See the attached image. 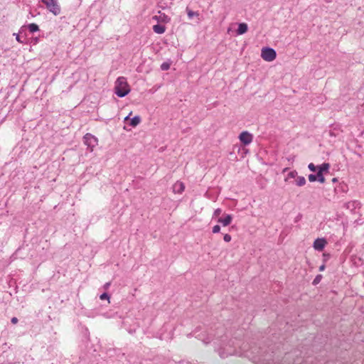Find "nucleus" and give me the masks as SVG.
Returning a JSON list of instances; mask_svg holds the SVG:
<instances>
[{
  "label": "nucleus",
  "instance_id": "obj_48",
  "mask_svg": "<svg viewBox=\"0 0 364 364\" xmlns=\"http://www.w3.org/2000/svg\"><path fill=\"white\" fill-rule=\"evenodd\" d=\"M342 225H343V227L344 228L345 224H344V223H343H343H342Z\"/></svg>",
  "mask_w": 364,
  "mask_h": 364
},
{
  "label": "nucleus",
  "instance_id": "obj_40",
  "mask_svg": "<svg viewBox=\"0 0 364 364\" xmlns=\"http://www.w3.org/2000/svg\"><path fill=\"white\" fill-rule=\"evenodd\" d=\"M179 364H192V363H189V362L182 361V362H180V363H179Z\"/></svg>",
  "mask_w": 364,
  "mask_h": 364
},
{
  "label": "nucleus",
  "instance_id": "obj_37",
  "mask_svg": "<svg viewBox=\"0 0 364 364\" xmlns=\"http://www.w3.org/2000/svg\"><path fill=\"white\" fill-rule=\"evenodd\" d=\"M325 269V264H322L319 267V271H323Z\"/></svg>",
  "mask_w": 364,
  "mask_h": 364
},
{
  "label": "nucleus",
  "instance_id": "obj_32",
  "mask_svg": "<svg viewBox=\"0 0 364 364\" xmlns=\"http://www.w3.org/2000/svg\"><path fill=\"white\" fill-rule=\"evenodd\" d=\"M363 223H364V220L363 219H355L353 221V223H355L356 225H362Z\"/></svg>",
  "mask_w": 364,
  "mask_h": 364
},
{
  "label": "nucleus",
  "instance_id": "obj_36",
  "mask_svg": "<svg viewBox=\"0 0 364 364\" xmlns=\"http://www.w3.org/2000/svg\"><path fill=\"white\" fill-rule=\"evenodd\" d=\"M109 286H110V282H107V283H105V285H104V288H105V289H108V288H109Z\"/></svg>",
  "mask_w": 364,
  "mask_h": 364
},
{
  "label": "nucleus",
  "instance_id": "obj_12",
  "mask_svg": "<svg viewBox=\"0 0 364 364\" xmlns=\"http://www.w3.org/2000/svg\"><path fill=\"white\" fill-rule=\"evenodd\" d=\"M153 31L158 34H162L166 31V27L161 24H156L153 26Z\"/></svg>",
  "mask_w": 364,
  "mask_h": 364
},
{
  "label": "nucleus",
  "instance_id": "obj_10",
  "mask_svg": "<svg viewBox=\"0 0 364 364\" xmlns=\"http://www.w3.org/2000/svg\"><path fill=\"white\" fill-rule=\"evenodd\" d=\"M84 144L87 146H94L97 144V138H83Z\"/></svg>",
  "mask_w": 364,
  "mask_h": 364
},
{
  "label": "nucleus",
  "instance_id": "obj_11",
  "mask_svg": "<svg viewBox=\"0 0 364 364\" xmlns=\"http://www.w3.org/2000/svg\"><path fill=\"white\" fill-rule=\"evenodd\" d=\"M247 25L245 23H240L238 25V28L237 30V33L238 35L244 34L247 31Z\"/></svg>",
  "mask_w": 364,
  "mask_h": 364
},
{
  "label": "nucleus",
  "instance_id": "obj_38",
  "mask_svg": "<svg viewBox=\"0 0 364 364\" xmlns=\"http://www.w3.org/2000/svg\"><path fill=\"white\" fill-rule=\"evenodd\" d=\"M16 41H18V42H21V43L22 42V41H21V38H20V36H19V35H18V34H17V35H16Z\"/></svg>",
  "mask_w": 364,
  "mask_h": 364
},
{
  "label": "nucleus",
  "instance_id": "obj_6",
  "mask_svg": "<svg viewBox=\"0 0 364 364\" xmlns=\"http://www.w3.org/2000/svg\"><path fill=\"white\" fill-rule=\"evenodd\" d=\"M327 244V241L325 238H317L314 240L313 247L318 251H322Z\"/></svg>",
  "mask_w": 364,
  "mask_h": 364
},
{
  "label": "nucleus",
  "instance_id": "obj_46",
  "mask_svg": "<svg viewBox=\"0 0 364 364\" xmlns=\"http://www.w3.org/2000/svg\"><path fill=\"white\" fill-rule=\"evenodd\" d=\"M128 118H129V116L126 117L125 119H124L125 121L128 120Z\"/></svg>",
  "mask_w": 364,
  "mask_h": 364
},
{
  "label": "nucleus",
  "instance_id": "obj_45",
  "mask_svg": "<svg viewBox=\"0 0 364 364\" xmlns=\"http://www.w3.org/2000/svg\"><path fill=\"white\" fill-rule=\"evenodd\" d=\"M342 191L344 192L345 191V188H344V185L343 184V189H342Z\"/></svg>",
  "mask_w": 364,
  "mask_h": 364
},
{
  "label": "nucleus",
  "instance_id": "obj_3",
  "mask_svg": "<svg viewBox=\"0 0 364 364\" xmlns=\"http://www.w3.org/2000/svg\"><path fill=\"white\" fill-rule=\"evenodd\" d=\"M42 2L46 6L47 9L53 14L55 16H58L60 14V6L58 4V0H41Z\"/></svg>",
  "mask_w": 364,
  "mask_h": 364
},
{
  "label": "nucleus",
  "instance_id": "obj_9",
  "mask_svg": "<svg viewBox=\"0 0 364 364\" xmlns=\"http://www.w3.org/2000/svg\"><path fill=\"white\" fill-rule=\"evenodd\" d=\"M185 189V186L182 182H176L173 185V191L177 193H181Z\"/></svg>",
  "mask_w": 364,
  "mask_h": 364
},
{
  "label": "nucleus",
  "instance_id": "obj_19",
  "mask_svg": "<svg viewBox=\"0 0 364 364\" xmlns=\"http://www.w3.org/2000/svg\"><path fill=\"white\" fill-rule=\"evenodd\" d=\"M242 146H245L252 141V138H239Z\"/></svg>",
  "mask_w": 364,
  "mask_h": 364
},
{
  "label": "nucleus",
  "instance_id": "obj_7",
  "mask_svg": "<svg viewBox=\"0 0 364 364\" xmlns=\"http://www.w3.org/2000/svg\"><path fill=\"white\" fill-rule=\"evenodd\" d=\"M258 361H259L262 363H266V364H290V362H287L286 360L279 362V360H274V359L272 358H266L265 357H263V355H261L258 358Z\"/></svg>",
  "mask_w": 364,
  "mask_h": 364
},
{
  "label": "nucleus",
  "instance_id": "obj_35",
  "mask_svg": "<svg viewBox=\"0 0 364 364\" xmlns=\"http://www.w3.org/2000/svg\"><path fill=\"white\" fill-rule=\"evenodd\" d=\"M129 333H134L136 331L135 328H126Z\"/></svg>",
  "mask_w": 364,
  "mask_h": 364
},
{
  "label": "nucleus",
  "instance_id": "obj_16",
  "mask_svg": "<svg viewBox=\"0 0 364 364\" xmlns=\"http://www.w3.org/2000/svg\"><path fill=\"white\" fill-rule=\"evenodd\" d=\"M296 184L298 186H303L306 184V179L304 176H298L296 180Z\"/></svg>",
  "mask_w": 364,
  "mask_h": 364
},
{
  "label": "nucleus",
  "instance_id": "obj_44",
  "mask_svg": "<svg viewBox=\"0 0 364 364\" xmlns=\"http://www.w3.org/2000/svg\"><path fill=\"white\" fill-rule=\"evenodd\" d=\"M124 327L126 328V321H123Z\"/></svg>",
  "mask_w": 364,
  "mask_h": 364
},
{
  "label": "nucleus",
  "instance_id": "obj_13",
  "mask_svg": "<svg viewBox=\"0 0 364 364\" xmlns=\"http://www.w3.org/2000/svg\"><path fill=\"white\" fill-rule=\"evenodd\" d=\"M318 173H321L323 174V172L328 171L329 169V164L327 163H323L321 166H319L318 168Z\"/></svg>",
  "mask_w": 364,
  "mask_h": 364
},
{
  "label": "nucleus",
  "instance_id": "obj_28",
  "mask_svg": "<svg viewBox=\"0 0 364 364\" xmlns=\"http://www.w3.org/2000/svg\"><path fill=\"white\" fill-rule=\"evenodd\" d=\"M238 136H252V135L247 131H243L239 134Z\"/></svg>",
  "mask_w": 364,
  "mask_h": 364
},
{
  "label": "nucleus",
  "instance_id": "obj_27",
  "mask_svg": "<svg viewBox=\"0 0 364 364\" xmlns=\"http://www.w3.org/2000/svg\"><path fill=\"white\" fill-rule=\"evenodd\" d=\"M308 168L311 171L313 172H315L317 169V167L313 163H310L308 166Z\"/></svg>",
  "mask_w": 364,
  "mask_h": 364
},
{
  "label": "nucleus",
  "instance_id": "obj_39",
  "mask_svg": "<svg viewBox=\"0 0 364 364\" xmlns=\"http://www.w3.org/2000/svg\"><path fill=\"white\" fill-rule=\"evenodd\" d=\"M84 136L90 137V136H94L90 133H87Z\"/></svg>",
  "mask_w": 364,
  "mask_h": 364
},
{
  "label": "nucleus",
  "instance_id": "obj_33",
  "mask_svg": "<svg viewBox=\"0 0 364 364\" xmlns=\"http://www.w3.org/2000/svg\"><path fill=\"white\" fill-rule=\"evenodd\" d=\"M352 247H353V246L346 247V250H344L343 253L346 254V255L350 254L351 252Z\"/></svg>",
  "mask_w": 364,
  "mask_h": 364
},
{
  "label": "nucleus",
  "instance_id": "obj_15",
  "mask_svg": "<svg viewBox=\"0 0 364 364\" xmlns=\"http://www.w3.org/2000/svg\"><path fill=\"white\" fill-rule=\"evenodd\" d=\"M187 15L189 19H192L194 16H199V13L197 11H193L189 9L188 7L186 8Z\"/></svg>",
  "mask_w": 364,
  "mask_h": 364
},
{
  "label": "nucleus",
  "instance_id": "obj_20",
  "mask_svg": "<svg viewBox=\"0 0 364 364\" xmlns=\"http://www.w3.org/2000/svg\"><path fill=\"white\" fill-rule=\"evenodd\" d=\"M297 171L294 170V171H290L288 175H287V177L285 178V181H287L289 178H294L297 176Z\"/></svg>",
  "mask_w": 364,
  "mask_h": 364
},
{
  "label": "nucleus",
  "instance_id": "obj_5",
  "mask_svg": "<svg viewBox=\"0 0 364 364\" xmlns=\"http://www.w3.org/2000/svg\"><path fill=\"white\" fill-rule=\"evenodd\" d=\"M361 204L358 200L350 201L345 203L344 207L349 210L350 213L353 214H355L357 213L356 210L360 209Z\"/></svg>",
  "mask_w": 364,
  "mask_h": 364
},
{
  "label": "nucleus",
  "instance_id": "obj_30",
  "mask_svg": "<svg viewBox=\"0 0 364 364\" xmlns=\"http://www.w3.org/2000/svg\"><path fill=\"white\" fill-rule=\"evenodd\" d=\"M231 239H232V237H231L230 235H229V234L224 235L223 240L225 242H230Z\"/></svg>",
  "mask_w": 364,
  "mask_h": 364
},
{
  "label": "nucleus",
  "instance_id": "obj_2",
  "mask_svg": "<svg viewBox=\"0 0 364 364\" xmlns=\"http://www.w3.org/2000/svg\"><path fill=\"white\" fill-rule=\"evenodd\" d=\"M129 92L130 89L127 79L124 77H119L115 82L114 93L119 97H124L127 95Z\"/></svg>",
  "mask_w": 364,
  "mask_h": 364
},
{
  "label": "nucleus",
  "instance_id": "obj_8",
  "mask_svg": "<svg viewBox=\"0 0 364 364\" xmlns=\"http://www.w3.org/2000/svg\"><path fill=\"white\" fill-rule=\"evenodd\" d=\"M232 220V216L230 214H224L223 218L218 219V223H221L223 226L229 225Z\"/></svg>",
  "mask_w": 364,
  "mask_h": 364
},
{
  "label": "nucleus",
  "instance_id": "obj_29",
  "mask_svg": "<svg viewBox=\"0 0 364 364\" xmlns=\"http://www.w3.org/2000/svg\"><path fill=\"white\" fill-rule=\"evenodd\" d=\"M222 213V210L220 208H217L215 210L213 213V217H218Z\"/></svg>",
  "mask_w": 364,
  "mask_h": 364
},
{
  "label": "nucleus",
  "instance_id": "obj_24",
  "mask_svg": "<svg viewBox=\"0 0 364 364\" xmlns=\"http://www.w3.org/2000/svg\"><path fill=\"white\" fill-rule=\"evenodd\" d=\"M321 278H322V275H321V274H318V275H317V276H316V277L314 278V281H313L312 284H313L314 285H316V284H318L321 282Z\"/></svg>",
  "mask_w": 364,
  "mask_h": 364
},
{
  "label": "nucleus",
  "instance_id": "obj_1",
  "mask_svg": "<svg viewBox=\"0 0 364 364\" xmlns=\"http://www.w3.org/2000/svg\"><path fill=\"white\" fill-rule=\"evenodd\" d=\"M196 337H198V338L201 339L205 344L213 341L215 345L219 346L217 350L222 358H227L229 355H236L237 353V347L239 346V343L237 342L235 343L232 340L227 341L228 336L226 335L221 336L220 341L218 340V338L213 339L209 336L206 338H201L200 337V335Z\"/></svg>",
  "mask_w": 364,
  "mask_h": 364
},
{
  "label": "nucleus",
  "instance_id": "obj_18",
  "mask_svg": "<svg viewBox=\"0 0 364 364\" xmlns=\"http://www.w3.org/2000/svg\"><path fill=\"white\" fill-rule=\"evenodd\" d=\"M159 14H160V16L159 17L157 16H155L154 18L158 21L161 20L162 21H168L170 20V18H168V16H166L164 14H161L160 11H159Z\"/></svg>",
  "mask_w": 364,
  "mask_h": 364
},
{
  "label": "nucleus",
  "instance_id": "obj_25",
  "mask_svg": "<svg viewBox=\"0 0 364 364\" xmlns=\"http://www.w3.org/2000/svg\"><path fill=\"white\" fill-rule=\"evenodd\" d=\"M308 178L310 182H315L317 181L318 177L316 174H309Z\"/></svg>",
  "mask_w": 364,
  "mask_h": 364
},
{
  "label": "nucleus",
  "instance_id": "obj_22",
  "mask_svg": "<svg viewBox=\"0 0 364 364\" xmlns=\"http://www.w3.org/2000/svg\"><path fill=\"white\" fill-rule=\"evenodd\" d=\"M238 152L241 154L242 157H244V156L246 155L249 152V150L245 147H242V148H239Z\"/></svg>",
  "mask_w": 364,
  "mask_h": 364
},
{
  "label": "nucleus",
  "instance_id": "obj_23",
  "mask_svg": "<svg viewBox=\"0 0 364 364\" xmlns=\"http://www.w3.org/2000/svg\"><path fill=\"white\" fill-rule=\"evenodd\" d=\"M316 176L318 177L317 181L321 183H323L325 182V178L323 175L321 173H317Z\"/></svg>",
  "mask_w": 364,
  "mask_h": 364
},
{
  "label": "nucleus",
  "instance_id": "obj_26",
  "mask_svg": "<svg viewBox=\"0 0 364 364\" xmlns=\"http://www.w3.org/2000/svg\"><path fill=\"white\" fill-rule=\"evenodd\" d=\"M100 298L101 300H105V299L109 300V295L107 293L104 292V293H102L100 296Z\"/></svg>",
  "mask_w": 364,
  "mask_h": 364
},
{
  "label": "nucleus",
  "instance_id": "obj_14",
  "mask_svg": "<svg viewBox=\"0 0 364 364\" xmlns=\"http://www.w3.org/2000/svg\"><path fill=\"white\" fill-rule=\"evenodd\" d=\"M141 122V117L139 116H135L130 119L129 124L132 127H136Z\"/></svg>",
  "mask_w": 364,
  "mask_h": 364
},
{
  "label": "nucleus",
  "instance_id": "obj_47",
  "mask_svg": "<svg viewBox=\"0 0 364 364\" xmlns=\"http://www.w3.org/2000/svg\"><path fill=\"white\" fill-rule=\"evenodd\" d=\"M255 362H259L258 359L257 360V358H255Z\"/></svg>",
  "mask_w": 364,
  "mask_h": 364
},
{
  "label": "nucleus",
  "instance_id": "obj_41",
  "mask_svg": "<svg viewBox=\"0 0 364 364\" xmlns=\"http://www.w3.org/2000/svg\"><path fill=\"white\" fill-rule=\"evenodd\" d=\"M331 136H336V134H334V133H331L330 134Z\"/></svg>",
  "mask_w": 364,
  "mask_h": 364
},
{
  "label": "nucleus",
  "instance_id": "obj_43",
  "mask_svg": "<svg viewBox=\"0 0 364 364\" xmlns=\"http://www.w3.org/2000/svg\"><path fill=\"white\" fill-rule=\"evenodd\" d=\"M332 181H333V182H336V181H337V178H333L332 179Z\"/></svg>",
  "mask_w": 364,
  "mask_h": 364
},
{
  "label": "nucleus",
  "instance_id": "obj_4",
  "mask_svg": "<svg viewBox=\"0 0 364 364\" xmlns=\"http://www.w3.org/2000/svg\"><path fill=\"white\" fill-rule=\"evenodd\" d=\"M261 57L267 62L274 60L277 57V53L274 49L265 47L262 49Z\"/></svg>",
  "mask_w": 364,
  "mask_h": 364
},
{
  "label": "nucleus",
  "instance_id": "obj_21",
  "mask_svg": "<svg viewBox=\"0 0 364 364\" xmlns=\"http://www.w3.org/2000/svg\"><path fill=\"white\" fill-rule=\"evenodd\" d=\"M170 68V63L164 62L161 65V69L164 71L168 70Z\"/></svg>",
  "mask_w": 364,
  "mask_h": 364
},
{
  "label": "nucleus",
  "instance_id": "obj_42",
  "mask_svg": "<svg viewBox=\"0 0 364 364\" xmlns=\"http://www.w3.org/2000/svg\"><path fill=\"white\" fill-rule=\"evenodd\" d=\"M289 355H290V353H287V354L285 355V358H287Z\"/></svg>",
  "mask_w": 364,
  "mask_h": 364
},
{
  "label": "nucleus",
  "instance_id": "obj_17",
  "mask_svg": "<svg viewBox=\"0 0 364 364\" xmlns=\"http://www.w3.org/2000/svg\"><path fill=\"white\" fill-rule=\"evenodd\" d=\"M28 28L31 33L36 32L39 30V27L36 23H30L28 25Z\"/></svg>",
  "mask_w": 364,
  "mask_h": 364
},
{
  "label": "nucleus",
  "instance_id": "obj_34",
  "mask_svg": "<svg viewBox=\"0 0 364 364\" xmlns=\"http://www.w3.org/2000/svg\"><path fill=\"white\" fill-rule=\"evenodd\" d=\"M18 321V318L16 317H13L11 320V322L13 323V324H16L17 323Z\"/></svg>",
  "mask_w": 364,
  "mask_h": 364
},
{
  "label": "nucleus",
  "instance_id": "obj_31",
  "mask_svg": "<svg viewBox=\"0 0 364 364\" xmlns=\"http://www.w3.org/2000/svg\"><path fill=\"white\" fill-rule=\"evenodd\" d=\"M220 231V226L218 225H215L213 228V233H218Z\"/></svg>",
  "mask_w": 364,
  "mask_h": 364
}]
</instances>
